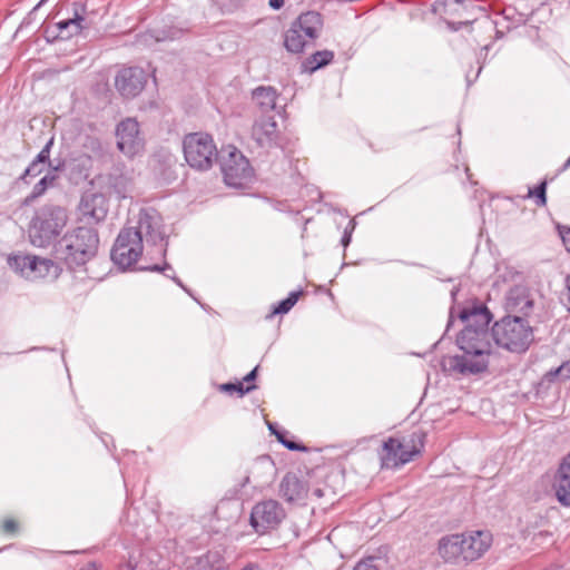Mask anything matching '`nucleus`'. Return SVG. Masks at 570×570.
<instances>
[{
    "label": "nucleus",
    "instance_id": "nucleus-1",
    "mask_svg": "<svg viewBox=\"0 0 570 570\" xmlns=\"http://www.w3.org/2000/svg\"><path fill=\"white\" fill-rule=\"evenodd\" d=\"M459 317L465 324L456 336L462 354L448 358L449 370L462 375L485 372L492 348L489 332L492 314L485 305L472 304L462 308Z\"/></svg>",
    "mask_w": 570,
    "mask_h": 570
},
{
    "label": "nucleus",
    "instance_id": "nucleus-2",
    "mask_svg": "<svg viewBox=\"0 0 570 570\" xmlns=\"http://www.w3.org/2000/svg\"><path fill=\"white\" fill-rule=\"evenodd\" d=\"M98 230L92 226H78L62 236L56 245L57 256L69 269L85 266L99 249Z\"/></svg>",
    "mask_w": 570,
    "mask_h": 570
},
{
    "label": "nucleus",
    "instance_id": "nucleus-3",
    "mask_svg": "<svg viewBox=\"0 0 570 570\" xmlns=\"http://www.w3.org/2000/svg\"><path fill=\"white\" fill-rule=\"evenodd\" d=\"M495 344L511 353H525L534 342V328L529 318L508 314L495 322L491 330Z\"/></svg>",
    "mask_w": 570,
    "mask_h": 570
},
{
    "label": "nucleus",
    "instance_id": "nucleus-4",
    "mask_svg": "<svg viewBox=\"0 0 570 570\" xmlns=\"http://www.w3.org/2000/svg\"><path fill=\"white\" fill-rule=\"evenodd\" d=\"M490 547L488 533L475 531L471 533L451 534L439 542V553L446 562L474 561Z\"/></svg>",
    "mask_w": 570,
    "mask_h": 570
},
{
    "label": "nucleus",
    "instance_id": "nucleus-5",
    "mask_svg": "<svg viewBox=\"0 0 570 570\" xmlns=\"http://www.w3.org/2000/svg\"><path fill=\"white\" fill-rule=\"evenodd\" d=\"M68 223L67 210L57 205L39 208L29 227V238L33 246H49L62 232Z\"/></svg>",
    "mask_w": 570,
    "mask_h": 570
},
{
    "label": "nucleus",
    "instance_id": "nucleus-6",
    "mask_svg": "<svg viewBox=\"0 0 570 570\" xmlns=\"http://www.w3.org/2000/svg\"><path fill=\"white\" fill-rule=\"evenodd\" d=\"M424 440L425 433L421 430L402 438L390 436L380 453L382 468L396 469L411 462L423 451Z\"/></svg>",
    "mask_w": 570,
    "mask_h": 570
},
{
    "label": "nucleus",
    "instance_id": "nucleus-7",
    "mask_svg": "<svg viewBox=\"0 0 570 570\" xmlns=\"http://www.w3.org/2000/svg\"><path fill=\"white\" fill-rule=\"evenodd\" d=\"M323 17L317 11L301 13L284 35V46L288 52L301 53L314 43L323 29Z\"/></svg>",
    "mask_w": 570,
    "mask_h": 570
},
{
    "label": "nucleus",
    "instance_id": "nucleus-8",
    "mask_svg": "<svg viewBox=\"0 0 570 570\" xmlns=\"http://www.w3.org/2000/svg\"><path fill=\"white\" fill-rule=\"evenodd\" d=\"M183 151L186 163L198 171L209 170L219 155L213 136L204 131L187 134L183 139Z\"/></svg>",
    "mask_w": 570,
    "mask_h": 570
},
{
    "label": "nucleus",
    "instance_id": "nucleus-9",
    "mask_svg": "<svg viewBox=\"0 0 570 570\" xmlns=\"http://www.w3.org/2000/svg\"><path fill=\"white\" fill-rule=\"evenodd\" d=\"M144 250L140 236L134 228L124 227L118 234L111 248L110 257L121 269H127L137 263Z\"/></svg>",
    "mask_w": 570,
    "mask_h": 570
},
{
    "label": "nucleus",
    "instance_id": "nucleus-10",
    "mask_svg": "<svg viewBox=\"0 0 570 570\" xmlns=\"http://www.w3.org/2000/svg\"><path fill=\"white\" fill-rule=\"evenodd\" d=\"M217 163L224 178H252L255 174L249 159L234 145L220 148Z\"/></svg>",
    "mask_w": 570,
    "mask_h": 570
},
{
    "label": "nucleus",
    "instance_id": "nucleus-11",
    "mask_svg": "<svg viewBox=\"0 0 570 570\" xmlns=\"http://www.w3.org/2000/svg\"><path fill=\"white\" fill-rule=\"evenodd\" d=\"M285 510L276 500H265L256 503L250 513L249 523L258 534H264L277 528L285 518Z\"/></svg>",
    "mask_w": 570,
    "mask_h": 570
},
{
    "label": "nucleus",
    "instance_id": "nucleus-12",
    "mask_svg": "<svg viewBox=\"0 0 570 570\" xmlns=\"http://www.w3.org/2000/svg\"><path fill=\"white\" fill-rule=\"evenodd\" d=\"M132 228L140 236L141 242L145 239L147 244L154 246L160 244L163 256L166 255L167 243L163 244L165 242L163 218L155 209H141L138 215L137 226Z\"/></svg>",
    "mask_w": 570,
    "mask_h": 570
},
{
    "label": "nucleus",
    "instance_id": "nucleus-13",
    "mask_svg": "<svg viewBox=\"0 0 570 570\" xmlns=\"http://www.w3.org/2000/svg\"><path fill=\"white\" fill-rule=\"evenodd\" d=\"M79 210L88 224H98L108 213L107 194L96 191L94 188L87 190L81 197Z\"/></svg>",
    "mask_w": 570,
    "mask_h": 570
},
{
    "label": "nucleus",
    "instance_id": "nucleus-14",
    "mask_svg": "<svg viewBox=\"0 0 570 570\" xmlns=\"http://www.w3.org/2000/svg\"><path fill=\"white\" fill-rule=\"evenodd\" d=\"M116 136L117 146L125 155L134 156L142 149L144 142L136 119L127 118L122 120L117 126Z\"/></svg>",
    "mask_w": 570,
    "mask_h": 570
},
{
    "label": "nucleus",
    "instance_id": "nucleus-15",
    "mask_svg": "<svg viewBox=\"0 0 570 570\" xmlns=\"http://www.w3.org/2000/svg\"><path fill=\"white\" fill-rule=\"evenodd\" d=\"M147 81V75L144 69L129 67L121 69L115 79V86L119 94L125 98L136 97L141 92Z\"/></svg>",
    "mask_w": 570,
    "mask_h": 570
},
{
    "label": "nucleus",
    "instance_id": "nucleus-16",
    "mask_svg": "<svg viewBox=\"0 0 570 570\" xmlns=\"http://www.w3.org/2000/svg\"><path fill=\"white\" fill-rule=\"evenodd\" d=\"M53 140L55 138L51 137L46 142V145L37 155V157L26 168L24 174L21 178H26L27 176L35 178L40 175H43L42 178H55V173L59 170L61 163L60 160H50V151L53 146Z\"/></svg>",
    "mask_w": 570,
    "mask_h": 570
},
{
    "label": "nucleus",
    "instance_id": "nucleus-17",
    "mask_svg": "<svg viewBox=\"0 0 570 570\" xmlns=\"http://www.w3.org/2000/svg\"><path fill=\"white\" fill-rule=\"evenodd\" d=\"M534 301L524 286L510 288L505 297V309L511 315H519L529 318L533 312Z\"/></svg>",
    "mask_w": 570,
    "mask_h": 570
},
{
    "label": "nucleus",
    "instance_id": "nucleus-18",
    "mask_svg": "<svg viewBox=\"0 0 570 570\" xmlns=\"http://www.w3.org/2000/svg\"><path fill=\"white\" fill-rule=\"evenodd\" d=\"M277 134V122L274 117L257 119L252 129V136L259 146L271 145Z\"/></svg>",
    "mask_w": 570,
    "mask_h": 570
},
{
    "label": "nucleus",
    "instance_id": "nucleus-19",
    "mask_svg": "<svg viewBox=\"0 0 570 570\" xmlns=\"http://www.w3.org/2000/svg\"><path fill=\"white\" fill-rule=\"evenodd\" d=\"M39 259V256L19 253L8 257V265L27 279L35 281V271Z\"/></svg>",
    "mask_w": 570,
    "mask_h": 570
},
{
    "label": "nucleus",
    "instance_id": "nucleus-20",
    "mask_svg": "<svg viewBox=\"0 0 570 570\" xmlns=\"http://www.w3.org/2000/svg\"><path fill=\"white\" fill-rule=\"evenodd\" d=\"M281 495L288 502L303 499L307 489L295 473H286L279 484Z\"/></svg>",
    "mask_w": 570,
    "mask_h": 570
},
{
    "label": "nucleus",
    "instance_id": "nucleus-21",
    "mask_svg": "<svg viewBox=\"0 0 570 570\" xmlns=\"http://www.w3.org/2000/svg\"><path fill=\"white\" fill-rule=\"evenodd\" d=\"M554 490L558 501L564 507H570V464L564 461L558 469Z\"/></svg>",
    "mask_w": 570,
    "mask_h": 570
},
{
    "label": "nucleus",
    "instance_id": "nucleus-22",
    "mask_svg": "<svg viewBox=\"0 0 570 570\" xmlns=\"http://www.w3.org/2000/svg\"><path fill=\"white\" fill-rule=\"evenodd\" d=\"M252 99L262 114H267L276 107L277 91L271 86H259L253 90Z\"/></svg>",
    "mask_w": 570,
    "mask_h": 570
},
{
    "label": "nucleus",
    "instance_id": "nucleus-23",
    "mask_svg": "<svg viewBox=\"0 0 570 570\" xmlns=\"http://www.w3.org/2000/svg\"><path fill=\"white\" fill-rule=\"evenodd\" d=\"M567 381L570 380V360L564 361L561 365L556 368H552L543 374L539 382L540 387L549 389L551 383L556 381Z\"/></svg>",
    "mask_w": 570,
    "mask_h": 570
},
{
    "label": "nucleus",
    "instance_id": "nucleus-24",
    "mask_svg": "<svg viewBox=\"0 0 570 570\" xmlns=\"http://www.w3.org/2000/svg\"><path fill=\"white\" fill-rule=\"evenodd\" d=\"M60 273L59 266L49 258L40 257L35 271V281L41 278L55 279Z\"/></svg>",
    "mask_w": 570,
    "mask_h": 570
},
{
    "label": "nucleus",
    "instance_id": "nucleus-25",
    "mask_svg": "<svg viewBox=\"0 0 570 570\" xmlns=\"http://www.w3.org/2000/svg\"><path fill=\"white\" fill-rule=\"evenodd\" d=\"M82 20H83L82 17L77 14L75 18L66 19V20H61V21L57 22L56 26L59 30L58 36L60 38L65 39V38H69L73 35L79 33L81 30V21Z\"/></svg>",
    "mask_w": 570,
    "mask_h": 570
},
{
    "label": "nucleus",
    "instance_id": "nucleus-26",
    "mask_svg": "<svg viewBox=\"0 0 570 570\" xmlns=\"http://www.w3.org/2000/svg\"><path fill=\"white\" fill-rule=\"evenodd\" d=\"M132 180H115L112 185H108V196L115 195L118 199H125L127 197L132 198Z\"/></svg>",
    "mask_w": 570,
    "mask_h": 570
},
{
    "label": "nucleus",
    "instance_id": "nucleus-27",
    "mask_svg": "<svg viewBox=\"0 0 570 570\" xmlns=\"http://www.w3.org/2000/svg\"><path fill=\"white\" fill-rule=\"evenodd\" d=\"M181 29L169 27L168 29L155 28L150 31L148 37L154 38L155 42H161L166 40H174L180 37Z\"/></svg>",
    "mask_w": 570,
    "mask_h": 570
},
{
    "label": "nucleus",
    "instance_id": "nucleus-28",
    "mask_svg": "<svg viewBox=\"0 0 570 570\" xmlns=\"http://www.w3.org/2000/svg\"><path fill=\"white\" fill-rule=\"evenodd\" d=\"M302 295V292H292L289 295L281 301L272 311V313L267 316V318L273 317L277 314H286L291 311V308L296 304L298 297Z\"/></svg>",
    "mask_w": 570,
    "mask_h": 570
},
{
    "label": "nucleus",
    "instance_id": "nucleus-29",
    "mask_svg": "<svg viewBox=\"0 0 570 570\" xmlns=\"http://www.w3.org/2000/svg\"><path fill=\"white\" fill-rule=\"evenodd\" d=\"M547 180H541V183L534 188H529L527 198L533 199L534 204L539 207L544 206L547 204Z\"/></svg>",
    "mask_w": 570,
    "mask_h": 570
},
{
    "label": "nucleus",
    "instance_id": "nucleus-30",
    "mask_svg": "<svg viewBox=\"0 0 570 570\" xmlns=\"http://www.w3.org/2000/svg\"><path fill=\"white\" fill-rule=\"evenodd\" d=\"M269 430L273 434H275V436L277 438V440L288 450L291 451H306V446L302 445V444H298L296 443L295 441H292V440H288L286 438V434L287 432L285 431H276L273 425L269 424Z\"/></svg>",
    "mask_w": 570,
    "mask_h": 570
},
{
    "label": "nucleus",
    "instance_id": "nucleus-31",
    "mask_svg": "<svg viewBox=\"0 0 570 570\" xmlns=\"http://www.w3.org/2000/svg\"><path fill=\"white\" fill-rule=\"evenodd\" d=\"M334 58V53L330 50L317 51L312 56L313 69H317L330 63Z\"/></svg>",
    "mask_w": 570,
    "mask_h": 570
},
{
    "label": "nucleus",
    "instance_id": "nucleus-32",
    "mask_svg": "<svg viewBox=\"0 0 570 570\" xmlns=\"http://www.w3.org/2000/svg\"><path fill=\"white\" fill-rule=\"evenodd\" d=\"M256 385H247L245 386L243 382L237 383H225L220 386L222 391L233 393L237 392L240 396H243L246 393H249L250 391L255 390Z\"/></svg>",
    "mask_w": 570,
    "mask_h": 570
},
{
    "label": "nucleus",
    "instance_id": "nucleus-33",
    "mask_svg": "<svg viewBox=\"0 0 570 570\" xmlns=\"http://www.w3.org/2000/svg\"><path fill=\"white\" fill-rule=\"evenodd\" d=\"M52 183H53V180H39L36 184V186L33 187L32 193L26 197L24 204L28 205L31 202H33L36 198L41 196L47 190L48 186L51 185Z\"/></svg>",
    "mask_w": 570,
    "mask_h": 570
},
{
    "label": "nucleus",
    "instance_id": "nucleus-34",
    "mask_svg": "<svg viewBox=\"0 0 570 570\" xmlns=\"http://www.w3.org/2000/svg\"><path fill=\"white\" fill-rule=\"evenodd\" d=\"M354 570H380V568L375 564V560L373 558H368L357 562Z\"/></svg>",
    "mask_w": 570,
    "mask_h": 570
},
{
    "label": "nucleus",
    "instance_id": "nucleus-35",
    "mask_svg": "<svg viewBox=\"0 0 570 570\" xmlns=\"http://www.w3.org/2000/svg\"><path fill=\"white\" fill-rule=\"evenodd\" d=\"M2 532L8 534H13L18 531V523L13 519H7L2 523Z\"/></svg>",
    "mask_w": 570,
    "mask_h": 570
},
{
    "label": "nucleus",
    "instance_id": "nucleus-36",
    "mask_svg": "<svg viewBox=\"0 0 570 570\" xmlns=\"http://www.w3.org/2000/svg\"><path fill=\"white\" fill-rule=\"evenodd\" d=\"M166 268H170V265L167 263H165L164 266H160V265L144 266V267H140L139 269L140 271H149V272H163Z\"/></svg>",
    "mask_w": 570,
    "mask_h": 570
},
{
    "label": "nucleus",
    "instance_id": "nucleus-37",
    "mask_svg": "<svg viewBox=\"0 0 570 570\" xmlns=\"http://www.w3.org/2000/svg\"><path fill=\"white\" fill-rule=\"evenodd\" d=\"M258 366L254 367L245 377L244 382L254 381L257 376Z\"/></svg>",
    "mask_w": 570,
    "mask_h": 570
},
{
    "label": "nucleus",
    "instance_id": "nucleus-38",
    "mask_svg": "<svg viewBox=\"0 0 570 570\" xmlns=\"http://www.w3.org/2000/svg\"><path fill=\"white\" fill-rule=\"evenodd\" d=\"M268 4L272 9L278 10L284 6V0H269Z\"/></svg>",
    "mask_w": 570,
    "mask_h": 570
},
{
    "label": "nucleus",
    "instance_id": "nucleus-39",
    "mask_svg": "<svg viewBox=\"0 0 570 570\" xmlns=\"http://www.w3.org/2000/svg\"><path fill=\"white\" fill-rule=\"evenodd\" d=\"M224 183L226 184V186L233 187V188H243L245 186L242 181H236V180L225 179Z\"/></svg>",
    "mask_w": 570,
    "mask_h": 570
},
{
    "label": "nucleus",
    "instance_id": "nucleus-40",
    "mask_svg": "<svg viewBox=\"0 0 570 570\" xmlns=\"http://www.w3.org/2000/svg\"><path fill=\"white\" fill-rule=\"evenodd\" d=\"M242 570H262L257 563H248Z\"/></svg>",
    "mask_w": 570,
    "mask_h": 570
},
{
    "label": "nucleus",
    "instance_id": "nucleus-41",
    "mask_svg": "<svg viewBox=\"0 0 570 570\" xmlns=\"http://www.w3.org/2000/svg\"><path fill=\"white\" fill-rule=\"evenodd\" d=\"M80 570H97V564L95 562H89L85 567H82Z\"/></svg>",
    "mask_w": 570,
    "mask_h": 570
},
{
    "label": "nucleus",
    "instance_id": "nucleus-42",
    "mask_svg": "<svg viewBox=\"0 0 570 570\" xmlns=\"http://www.w3.org/2000/svg\"><path fill=\"white\" fill-rule=\"evenodd\" d=\"M563 242L566 244L567 250L570 252V232L567 234V236L563 237Z\"/></svg>",
    "mask_w": 570,
    "mask_h": 570
},
{
    "label": "nucleus",
    "instance_id": "nucleus-43",
    "mask_svg": "<svg viewBox=\"0 0 570 570\" xmlns=\"http://www.w3.org/2000/svg\"><path fill=\"white\" fill-rule=\"evenodd\" d=\"M342 242H343L344 245H347L348 242H350V237L348 236H344Z\"/></svg>",
    "mask_w": 570,
    "mask_h": 570
},
{
    "label": "nucleus",
    "instance_id": "nucleus-44",
    "mask_svg": "<svg viewBox=\"0 0 570 570\" xmlns=\"http://www.w3.org/2000/svg\"><path fill=\"white\" fill-rule=\"evenodd\" d=\"M563 461H564V462H567L568 464H570V453L568 454V456H567V458H564V460H563Z\"/></svg>",
    "mask_w": 570,
    "mask_h": 570
},
{
    "label": "nucleus",
    "instance_id": "nucleus-45",
    "mask_svg": "<svg viewBox=\"0 0 570 570\" xmlns=\"http://www.w3.org/2000/svg\"><path fill=\"white\" fill-rule=\"evenodd\" d=\"M570 166V157L567 159V161L564 163V167H569Z\"/></svg>",
    "mask_w": 570,
    "mask_h": 570
},
{
    "label": "nucleus",
    "instance_id": "nucleus-46",
    "mask_svg": "<svg viewBox=\"0 0 570 570\" xmlns=\"http://www.w3.org/2000/svg\"><path fill=\"white\" fill-rule=\"evenodd\" d=\"M174 279H175V282H176L177 284L181 285V284H180V281H179L178 278H174Z\"/></svg>",
    "mask_w": 570,
    "mask_h": 570
}]
</instances>
